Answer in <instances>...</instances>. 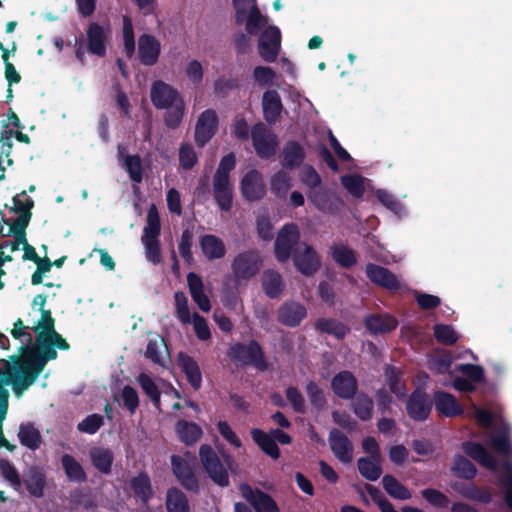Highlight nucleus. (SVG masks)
Here are the masks:
<instances>
[{
	"instance_id": "11",
	"label": "nucleus",
	"mask_w": 512,
	"mask_h": 512,
	"mask_svg": "<svg viewBox=\"0 0 512 512\" xmlns=\"http://www.w3.org/2000/svg\"><path fill=\"white\" fill-rule=\"evenodd\" d=\"M432 405L429 395L424 390L416 388L406 401V411L412 420L423 422L428 419Z\"/></svg>"
},
{
	"instance_id": "23",
	"label": "nucleus",
	"mask_w": 512,
	"mask_h": 512,
	"mask_svg": "<svg viewBox=\"0 0 512 512\" xmlns=\"http://www.w3.org/2000/svg\"><path fill=\"white\" fill-rule=\"evenodd\" d=\"M297 270L305 276H313L321 265V260L312 246L306 245L303 252H298L293 257Z\"/></svg>"
},
{
	"instance_id": "63",
	"label": "nucleus",
	"mask_w": 512,
	"mask_h": 512,
	"mask_svg": "<svg viewBox=\"0 0 512 512\" xmlns=\"http://www.w3.org/2000/svg\"><path fill=\"white\" fill-rule=\"evenodd\" d=\"M300 181L309 190H314L321 186L322 179L319 173L312 165H305L300 172Z\"/></svg>"
},
{
	"instance_id": "52",
	"label": "nucleus",
	"mask_w": 512,
	"mask_h": 512,
	"mask_svg": "<svg viewBox=\"0 0 512 512\" xmlns=\"http://www.w3.org/2000/svg\"><path fill=\"white\" fill-rule=\"evenodd\" d=\"M305 389L311 406L317 411L323 410L327 404L323 389L314 381H309Z\"/></svg>"
},
{
	"instance_id": "39",
	"label": "nucleus",
	"mask_w": 512,
	"mask_h": 512,
	"mask_svg": "<svg viewBox=\"0 0 512 512\" xmlns=\"http://www.w3.org/2000/svg\"><path fill=\"white\" fill-rule=\"evenodd\" d=\"M284 282L280 273L275 270H266L262 276V288L271 299L280 297L284 290Z\"/></svg>"
},
{
	"instance_id": "8",
	"label": "nucleus",
	"mask_w": 512,
	"mask_h": 512,
	"mask_svg": "<svg viewBox=\"0 0 512 512\" xmlns=\"http://www.w3.org/2000/svg\"><path fill=\"white\" fill-rule=\"evenodd\" d=\"M281 49V32L276 26L266 28L258 40V53L267 63H273L277 60Z\"/></svg>"
},
{
	"instance_id": "56",
	"label": "nucleus",
	"mask_w": 512,
	"mask_h": 512,
	"mask_svg": "<svg viewBox=\"0 0 512 512\" xmlns=\"http://www.w3.org/2000/svg\"><path fill=\"white\" fill-rule=\"evenodd\" d=\"M46 484L45 475L39 471H32L25 480V486L30 495L41 498L44 494Z\"/></svg>"
},
{
	"instance_id": "18",
	"label": "nucleus",
	"mask_w": 512,
	"mask_h": 512,
	"mask_svg": "<svg viewBox=\"0 0 512 512\" xmlns=\"http://www.w3.org/2000/svg\"><path fill=\"white\" fill-rule=\"evenodd\" d=\"M109 35L108 27L105 28L96 22L90 23L86 30L88 52L98 57H104L107 52L106 42Z\"/></svg>"
},
{
	"instance_id": "27",
	"label": "nucleus",
	"mask_w": 512,
	"mask_h": 512,
	"mask_svg": "<svg viewBox=\"0 0 512 512\" xmlns=\"http://www.w3.org/2000/svg\"><path fill=\"white\" fill-rule=\"evenodd\" d=\"M178 365L185 374L188 383L194 390H199L202 385V373L198 363L193 357L180 352L177 357Z\"/></svg>"
},
{
	"instance_id": "42",
	"label": "nucleus",
	"mask_w": 512,
	"mask_h": 512,
	"mask_svg": "<svg viewBox=\"0 0 512 512\" xmlns=\"http://www.w3.org/2000/svg\"><path fill=\"white\" fill-rule=\"evenodd\" d=\"M61 464L69 481L78 483L86 481L87 475L82 465L72 455L63 454Z\"/></svg>"
},
{
	"instance_id": "51",
	"label": "nucleus",
	"mask_w": 512,
	"mask_h": 512,
	"mask_svg": "<svg viewBox=\"0 0 512 512\" xmlns=\"http://www.w3.org/2000/svg\"><path fill=\"white\" fill-rule=\"evenodd\" d=\"M165 109L166 113L164 115V124L166 127L172 130L178 128L185 114L184 100L182 99Z\"/></svg>"
},
{
	"instance_id": "60",
	"label": "nucleus",
	"mask_w": 512,
	"mask_h": 512,
	"mask_svg": "<svg viewBox=\"0 0 512 512\" xmlns=\"http://www.w3.org/2000/svg\"><path fill=\"white\" fill-rule=\"evenodd\" d=\"M104 424V417L100 414L93 413L86 416L78 423V431L86 434H95Z\"/></svg>"
},
{
	"instance_id": "38",
	"label": "nucleus",
	"mask_w": 512,
	"mask_h": 512,
	"mask_svg": "<svg viewBox=\"0 0 512 512\" xmlns=\"http://www.w3.org/2000/svg\"><path fill=\"white\" fill-rule=\"evenodd\" d=\"M351 409L361 421H369L373 417L374 402L365 392H357L352 399Z\"/></svg>"
},
{
	"instance_id": "5",
	"label": "nucleus",
	"mask_w": 512,
	"mask_h": 512,
	"mask_svg": "<svg viewBox=\"0 0 512 512\" xmlns=\"http://www.w3.org/2000/svg\"><path fill=\"white\" fill-rule=\"evenodd\" d=\"M252 146L261 159H270L276 154L278 138L263 122L251 127Z\"/></svg>"
},
{
	"instance_id": "20",
	"label": "nucleus",
	"mask_w": 512,
	"mask_h": 512,
	"mask_svg": "<svg viewBox=\"0 0 512 512\" xmlns=\"http://www.w3.org/2000/svg\"><path fill=\"white\" fill-rule=\"evenodd\" d=\"M330 449L342 463H350L353 460V444L340 430L333 428L328 437Z\"/></svg>"
},
{
	"instance_id": "19",
	"label": "nucleus",
	"mask_w": 512,
	"mask_h": 512,
	"mask_svg": "<svg viewBox=\"0 0 512 512\" xmlns=\"http://www.w3.org/2000/svg\"><path fill=\"white\" fill-rule=\"evenodd\" d=\"M161 53V43L153 35L143 33L138 39V58L144 66H154Z\"/></svg>"
},
{
	"instance_id": "15",
	"label": "nucleus",
	"mask_w": 512,
	"mask_h": 512,
	"mask_svg": "<svg viewBox=\"0 0 512 512\" xmlns=\"http://www.w3.org/2000/svg\"><path fill=\"white\" fill-rule=\"evenodd\" d=\"M307 198L319 211L335 213L343 205V201L331 190L322 186L309 190Z\"/></svg>"
},
{
	"instance_id": "3",
	"label": "nucleus",
	"mask_w": 512,
	"mask_h": 512,
	"mask_svg": "<svg viewBox=\"0 0 512 512\" xmlns=\"http://www.w3.org/2000/svg\"><path fill=\"white\" fill-rule=\"evenodd\" d=\"M230 357L243 365H252L259 371H266L269 367L264 351L256 340H250L247 345L241 342L234 344L230 349Z\"/></svg>"
},
{
	"instance_id": "29",
	"label": "nucleus",
	"mask_w": 512,
	"mask_h": 512,
	"mask_svg": "<svg viewBox=\"0 0 512 512\" xmlns=\"http://www.w3.org/2000/svg\"><path fill=\"white\" fill-rule=\"evenodd\" d=\"M462 450L473 460L482 466L495 470L497 466L496 459L485 449V447L477 442L466 441L462 443Z\"/></svg>"
},
{
	"instance_id": "55",
	"label": "nucleus",
	"mask_w": 512,
	"mask_h": 512,
	"mask_svg": "<svg viewBox=\"0 0 512 512\" xmlns=\"http://www.w3.org/2000/svg\"><path fill=\"white\" fill-rule=\"evenodd\" d=\"M267 19L261 14L257 5H253L249 9L245 30L249 35H256L260 29L266 24Z\"/></svg>"
},
{
	"instance_id": "45",
	"label": "nucleus",
	"mask_w": 512,
	"mask_h": 512,
	"mask_svg": "<svg viewBox=\"0 0 512 512\" xmlns=\"http://www.w3.org/2000/svg\"><path fill=\"white\" fill-rule=\"evenodd\" d=\"M357 468L360 475L369 481H376L382 474L381 459L361 457L357 461Z\"/></svg>"
},
{
	"instance_id": "14",
	"label": "nucleus",
	"mask_w": 512,
	"mask_h": 512,
	"mask_svg": "<svg viewBox=\"0 0 512 512\" xmlns=\"http://www.w3.org/2000/svg\"><path fill=\"white\" fill-rule=\"evenodd\" d=\"M365 272L366 276L373 284L383 289L398 291L401 288L398 277L386 267L368 263L365 267Z\"/></svg>"
},
{
	"instance_id": "21",
	"label": "nucleus",
	"mask_w": 512,
	"mask_h": 512,
	"mask_svg": "<svg viewBox=\"0 0 512 512\" xmlns=\"http://www.w3.org/2000/svg\"><path fill=\"white\" fill-rule=\"evenodd\" d=\"M306 307L295 301L284 302L278 309L277 320L284 326L297 327L306 317Z\"/></svg>"
},
{
	"instance_id": "22",
	"label": "nucleus",
	"mask_w": 512,
	"mask_h": 512,
	"mask_svg": "<svg viewBox=\"0 0 512 512\" xmlns=\"http://www.w3.org/2000/svg\"><path fill=\"white\" fill-rule=\"evenodd\" d=\"M306 159V152L303 146L295 140L287 141L280 154L281 165L288 170L300 167Z\"/></svg>"
},
{
	"instance_id": "30",
	"label": "nucleus",
	"mask_w": 512,
	"mask_h": 512,
	"mask_svg": "<svg viewBox=\"0 0 512 512\" xmlns=\"http://www.w3.org/2000/svg\"><path fill=\"white\" fill-rule=\"evenodd\" d=\"M365 327L372 334H384L395 330L398 321L388 314H372L365 318Z\"/></svg>"
},
{
	"instance_id": "34",
	"label": "nucleus",
	"mask_w": 512,
	"mask_h": 512,
	"mask_svg": "<svg viewBox=\"0 0 512 512\" xmlns=\"http://www.w3.org/2000/svg\"><path fill=\"white\" fill-rule=\"evenodd\" d=\"M453 489L462 497L482 504H488L492 500V494L488 489L480 488L474 483H455Z\"/></svg>"
},
{
	"instance_id": "1",
	"label": "nucleus",
	"mask_w": 512,
	"mask_h": 512,
	"mask_svg": "<svg viewBox=\"0 0 512 512\" xmlns=\"http://www.w3.org/2000/svg\"><path fill=\"white\" fill-rule=\"evenodd\" d=\"M11 362L1 359L5 371H0L3 385H11L14 394L20 397L39 377V373L20 356L10 357Z\"/></svg>"
},
{
	"instance_id": "16",
	"label": "nucleus",
	"mask_w": 512,
	"mask_h": 512,
	"mask_svg": "<svg viewBox=\"0 0 512 512\" xmlns=\"http://www.w3.org/2000/svg\"><path fill=\"white\" fill-rule=\"evenodd\" d=\"M331 389L338 398L351 400L358 392L357 378L351 371H340L333 376L331 380Z\"/></svg>"
},
{
	"instance_id": "37",
	"label": "nucleus",
	"mask_w": 512,
	"mask_h": 512,
	"mask_svg": "<svg viewBox=\"0 0 512 512\" xmlns=\"http://www.w3.org/2000/svg\"><path fill=\"white\" fill-rule=\"evenodd\" d=\"M89 456L95 469L105 475L111 473L114 454L109 448L94 447L90 450Z\"/></svg>"
},
{
	"instance_id": "25",
	"label": "nucleus",
	"mask_w": 512,
	"mask_h": 512,
	"mask_svg": "<svg viewBox=\"0 0 512 512\" xmlns=\"http://www.w3.org/2000/svg\"><path fill=\"white\" fill-rule=\"evenodd\" d=\"M129 487L136 500L143 505H148L154 496L151 479L145 471H141L136 476L132 477L129 482Z\"/></svg>"
},
{
	"instance_id": "17",
	"label": "nucleus",
	"mask_w": 512,
	"mask_h": 512,
	"mask_svg": "<svg viewBox=\"0 0 512 512\" xmlns=\"http://www.w3.org/2000/svg\"><path fill=\"white\" fill-rule=\"evenodd\" d=\"M172 471L180 484L188 491L198 493L200 490L199 481L195 476L189 463L181 456H171Z\"/></svg>"
},
{
	"instance_id": "62",
	"label": "nucleus",
	"mask_w": 512,
	"mask_h": 512,
	"mask_svg": "<svg viewBox=\"0 0 512 512\" xmlns=\"http://www.w3.org/2000/svg\"><path fill=\"white\" fill-rule=\"evenodd\" d=\"M270 184L271 190L276 196L285 195L291 187L290 177L283 170L276 172L272 176Z\"/></svg>"
},
{
	"instance_id": "6",
	"label": "nucleus",
	"mask_w": 512,
	"mask_h": 512,
	"mask_svg": "<svg viewBox=\"0 0 512 512\" xmlns=\"http://www.w3.org/2000/svg\"><path fill=\"white\" fill-rule=\"evenodd\" d=\"M262 263L257 250L250 249L239 253L232 261L231 270L237 282L247 281L255 277Z\"/></svg>"
},
{
	"instance_id": "35",
	"label": "nucleus",
	"mask_w": 512,
	"mask_h": 512,
	"mask_svg": "<svg viewBox=\"0 0 512 512\" xmlns=\"http://www.w3.org/2000/svg\"><path fill=\"white\" fill-rule=\"evenodd\" d=\"M315 329L322 334L332 335L338 340H343L350 332V328L343 322L325 317L316 320Z\"/></svg>"
},
{
	"instance_id": "53",
	"label": "nucleus",
	"mask_w": 512,
	"mask_h": 512,
	"mask_svg": "<svg viewBox=\"0 0 512 512\" xmlns=\"http://www.w3.org/2000/svg\"><path fill=\"white\" fill-rule=\"evenodd\" d=\"M138 383L141 386L143 392L150 398L153 405L156 408H159L161 392L153 379L149 375L141 373L138 376Z\"/></svg>"
},
{
	"instance_id": "7",
	"label": "nucleus",
	"mask_w": 512,
	"mask_h": 512,
	"mask_svg": "<svg viewBox=\"0 0 512 512\" xmlns=\"http://www.w3.org/2000/svg\"><path fill=\"white\" fill-rule=\"evenodd\" d=\"M239 491L255 512H280L278 504L270 494L253 488L248 483H242Z\"/></svg>"
},
{
	"instance_id": "26",
	"label": "nucleus",
	"mask_w": 512,
	"mask_h": 512,
	"mask_svg": "<svg viewBox=\"0 0 512 512\" xmlns=\"http://www.w3.org/2000/svg\"><path fill=\"white\" fill-rule=\"evenodd\" d=\"M436 410L443 416L455 417L464 414V409L455 396L439 390L434 393Z\"/></svg>"
},
{
	"instance_id": "32",
	"label": "nucleus",
	"mask_w": 512,
	"mask_h": 512,
	"mask_svg": "<svg viewBox=\"0 0 512 512\" xmlns=\"http://www.w3.org/2000/svg\"><path fill=\"white\" fill-rule=\"evenodd\" d=\"M200 248L203 255L209 260L221 259L226 255V247L222 239L213 234L200 237Z\"/></svg>"
},
{
	"instance_id": "59",
	"label": "nucleus",
	"mask_w": 512,
	"mask_h": 512,
	"mask_svg": "<svg viewBox=\"0 0 512 512\" xmlns=\"http://www.w3.org/2000/svg\"><path fill=\"white\" fill-rule=\"evenodd\" d=\"M41 318L37 322L36 326L32 327V330L36 335L45 337L47 334L55 331V319L52 316L51 310L42 309L40 311Z\"/></svg>"
},
{
	"instance_id": "31",
	"label": "nucleus",
	"mask_w": 512,
	"mask_h": 512,
	"mask_svg": "<svg viewBox=\"0 0 512 512\" xmlns=\"http://www.w3.org/2000/svg\"><path fill=\"white\" fill-rule=\"evenodd\" d=\"M187 282L191 297L199 309L203 312L210 311L211 303L209 297L204 292V284L201 277L194 272H190L187 275Z\"/></svg>"
},
{
	"instance_id": "49",
	"label": "nucleus",
	"mask_w": 512,
	"mask_h": 512,
	"mask_svg": "<svg viewBox=\"0 0 512 512\" xmlns=\"http://www.w3.org/2000/svg\"><path fill=\"white\" fill-rule=\"evenodd\" d=\"M162 348L164 349L165 353L167 354V357L169 358L168 347L163 338L149 339V341L147 343L145 357L147 359H149L151 362H153L154 364L164 367L165 361L161 355Z\"/></svg>"
},
{
	"instance_id": "48",
	"label": "nucleus",
	"mask_w": 512,
	"mask_h": 512,
	"mask_svg": "<svg viewBox=\"0 0 512 512\" xmlns=\"http://www.w3.org/2000/svg\"><path fill=\"white\" fill-rule=\"evenodd\" d=\"M18 437L20 443L31 450H36L41 445V435L31 423L20 425Z\"/></svg>"
},
{
	"instance_id": "47",
	"label": "nucleus",
	"mask_w": 512,
	"mask_h": 512,
	"mask_svg": "<svg viewBox=\"0 0 512 512\" xmlns=\"http://www.w3.org/2000/svg\"><path fill=\"white\" fill-rule=\"evenodd\" d=\"M331 256L337 264L346 269L353 267L357 262L355 251L344 244L332 246Z\"/></svg>"
},
{
	"instance_id": "9",
	"label": "nucleus",
	"mask_w": 512,
	"mask_h": 512,
	"mask_svg": "<svg viewBox=\"0 0 512 512\" xmlns=\"http://www.w3.org/2000/svg\"><path fill=\"white\" fill-rule=\"evenodd\" d=\"M219 118L215 110L206 109L198 117L194 139L199 148H203L216 134Z\"/></svg>"
},
{
	"instance_id": "36",
	"label": "nucleus",
	"mask_w": 512,
	"mask_h": 512,
	"mask_svg": "<svg viewBox=\"0 0 512 512\" xmlns=\"http://www.w3.org/2000/svg\"><path fill=\"white\" fill-rule=\"evenodd\" d=\"M250 433L253 441L266 455L274 460L280 457V449L270 432L266 433L259 428H253Z\"/></svg>"
},
{
	"instance_id": "41",
	"label": "nucleus",
	"mask_w": 512,
	"mask_h": 512,
	"mask_svg": "<svg viewBox=\"0 0 512 512\" xmlns=\"http://www.w3.org/2000/svg\"><path fill=\"white\" fill-rule=\"evenodd\" d=\"M165 506L167 512H191L187 496L177 487L167 490Z\"/></svg>"
},
{
	"instance_id": "33",
	"label": "nucleus",
	"mask_w": 512,
	"mask_h": 512,
	"mask_svg": "<svg viewBox=\"0 0 512 512\" xmlns=\"http://www.w3.org/2000/svg\"><path fill=\"white\" fill-rule=\"evenodd\" d=\"M175 432L179 440L187 446L194 445L203 435V431L197 423L184 419L175 423Z\"/></svg>"
},
{
	"instance_id": "12",
	"label": "nucleus",
	"mask_w": 512,
	"mask_h": 512,
	"mask_svg": "<svg viewBox=\"0 0 512 512\" xmlns=\"http://www.w3.org/2000/svg\"><path fill=\"white\" fill-rule=\"evenodd\" d=\"M240 191L246 201L256 202L261 200L266 194L262 174L256 169L247 171L240 181Z\"/></svg>"
},
{
	"instance_id": "28",
	"label": "nucleus",
	"mask_w": 512,
	"mask_h": 512,
	"mask_svg": "<svg viewBox=\"0 0 512 512\" xmlns=\"http://www.w3.org/2000/svg\"><path fill=\"white\" fill-rule=\"evenodd\" d=\"M213 196L222 211H230L233 201V186L230 179L213 177Z\"/></svg>"
},
{
	"instance_id": "40",
	"label": "nucleus",
	"mask_w": 512,
	"mask_h": 512,
	"mask_svg": "<svg viewBox=\"0 0 512 512\" xmlns=\"http://www.w3.org/2000/svg\"><path fill=\"white\" fill-rule=\"evenodd\" d=\"M161 234V222L158 210L154 204L150 206L147 212V222L143 229L141 237L142 242L159 241Z\"/></svg>"
},
{
	"instance_id": "46",
	"label": "nucleus",
	"mask_w": 512,
	"mask_h": 512,
	"mask_svg": "<svg viewBox=\"0 0 512 512\" xmlns=\"http://www.w3.org/2000/svg\"><path fill=\"white\" fill-rule=\"evenodd\" d=\"M385 377L391 393L395 394L398 399L406 397L407 389L401 381V371L397 367L388 365L385 368Z\"/></svg>"
},
{
	"instance_id": "50",
	"label": "nucleus",
	"mask_w": 512,
	"mask_h": 512,
	"mask_svg": "<svg viewBox=\"0 0 512 512\" xmlns=\"http://www.w3.org/2000/svg\"><path fill=\"white\" fill-rule=\"evenodd\" d=\"M123 52L127 58H131L135 53V35L132 19L128 15L123 16Z\"/></svg>"
},
{
	"instance_id": "10",
	"label": "nucleus",
	"mask_w": 512,
	"mask_h": 512,
	"mask_svg": "<svg viewBox=\"0 0 512 512\" xmlns=\"http://www.w3.org/2000/svg\"><path fill=\"white\" fill-rule=\"evenodd\" d=\"M300 239L298 227L294 223L285 224L275 240V256L279 262H286L294 246Z\"/></svg>"
},
{
	"instance_id": "2",
	"label": "nucleus",
	"mask_w": 512,
	"mask_h": 512,
	"mask_svg": "<svg viewBox=\"0 0 512 512\" xmlns=\"http://www.w3.org/2000/svg\"><path fill=\"white\" fill-rule=\"evenodd\" d=\"M37 348L22 345L19 352L22 358L39 374H41L48 361L58 356L56 348L41 335H36Z\"/></svg>"
},
{
	"instance_id": "58",
	"label": "nucleus",
	"mask_w": 512,
	"mask_h": 512,
	"mask_svg": "<svg viewBox=\"0 0 512 512\" xmlns=\"http://www.w3.org/2000/svg\"><path fill=\"white\" fill-rule=\"evenodd\" d=\"M125 169L134 183H141L143 180V169L141 158L138 154L127 155L125 158Z\"/></svg>"
},
{
	"instance_id": "4",
	"label": "nucleus",
	"mask_w": 512,
	"mask_h": 512,
	"mask_svg": "<svg viewBox=\"0 0 512 512\" xmlns=\"http://www.w3.org/2000/svg\"><path fill=\"white\" fill-rule=\"evenodd\" d=\"M200 462L208 477L218 486L227 487L230 483L229 474L221 459L209 444L199 448Z\"/></svg>"
},
{
	"instance_id": "43",
	"label": "nucleus",
	"mask_w": 512,
	"mask_h": 512,
	"mask_svg": "<svg viewBox=\"0 0 512 512\" xmlns=\"http://www.w3.org/2000/svg\"><path fill=\"white\" fill-rule=\"evenodd\" d=\"M382 485L386 493L394 499L408 500L412 496L411 491L393 475H384L382 477Z\"/></svg>"
},
{
	"instance_id": "64",
	"label": "nucleus",
	"mask_w": 512,
	"mask_h": 512,
	"mask_svg": "<svg viewBox=\"0 0 512 512\" xmlns=\"http://www.w3.org/2000/svg\"><path fill=\"white\" fill-rule=\"evenodd\" d=\"M421 496L432 506L447 508L450 504L449 498L441 491L434 488H426L421 491Z\"/></svg>"
},
{
	"instance_id": "44",
	"label": "nucleus",
	"mask_w": 512,
	"mask_h": 512,
	"mask_svg": "<svg viewBox=\"0 0 512 512\" xmlns=\"http://www.w3.org/2000/svg\"><path fill=\"white\" fill-rule=\"evenodd\" d=\"M451 472L460 479L472 480L477 474L476 466L461 454H456L453 458Z\"/></svg>"
},
{
	"instance_id": "57",
	"label": "nucleus",
	"mask_w": 512,
	"mask_h": 512,
	"mask_svg": "<svg viewBox=\"0 0 512 512\" xmlns=\"http://www.w3.org/2000/svg\"><path fill=\"white\" fill-rule=\"evenodd\" d=\"M433 334L438 343L447 346L454 345L458 340L457 333L453 327L446 324H435Z\"/></svg>"
},
{
	"instance_id": "24",
	"label": "nucleus",
	"mask_w": 512,
	"mask_h": 512,
	"mask_svg": "<svg viewBox=\"0 0 512 512\" xmlns=\"http://www.w3.org/2000/svg\"><path fill=\"white\" fill-rule=\"evenodd\" d=\"M263 117L269 125H274L280 118L283 104L276 90H267L262 96Z\"/></svg>"
},
{
	"instance_id": "61",
	"label": "nucleus",
	"mask_w": 512,
	"mask_h": 512,
	"mask_svg": "<svg viewBox=\"0 0 512 512\" xmlns=\"http://www.w3.org/2000/svg\"><path fill=\"white\" fill-rule=\"evenodd\" d=\"M456 370L474 384L482 383L485 380L484 369L479 365L471 363L460 364L457 366Z\"/></svg>"
},
{
	"instance_id": "54",
	"label": "nucleus",
	"mask_w": 512,
	"mask_h": 512,
	"mask_svg": "<svg viewBox=\"0 0 512 512\" xmlns=\"http://www.w3.org/2000/svg\"><path fill=\"white\" fill-rule=\"evenodd\" d=\"M343 187L355 198H362L365 193L364 178L360 175H343Z\"/></svg>"
},
{
	"instance_id": "13",
	"label": "nucleus",
	"mask_w": 512,
	"mask_h": 512,
	"mask_svg": "<svg viewBox=\"0 0 512 512\" xmlns=\"http://www.w3.org/2000/svg\"><path fill=\"white\" fill-rule=\"evenodd\" d=\"M150 98L156 109L169 108L183 99L177 89L162 80H156L152 83Z\"/></svg>"
}]
</instances>
